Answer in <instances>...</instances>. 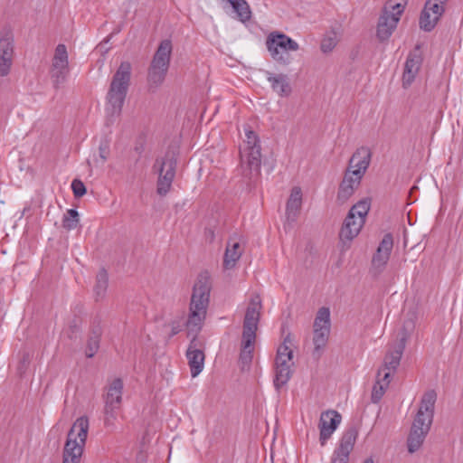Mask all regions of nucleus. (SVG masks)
I'll return each mask as SVG.
<instances>
[{"label": "nucleus", "instance_id": "obj_1", "mask_svg": "<svg viewBox=\"0 0 463 463\" xmlns=\"http://www.w3.org/2000/svg\"><path fill=\"white\" fill-rule=\"evenodd\" d=\"M211 292L210 277L206 272L199 274L193 288L190 302V312L186 321L188 336H192L186 357L191 370L192 377H196L203 369L204 353L203 344L197 339L203 323L206 317Z\"/></svg>", "mask_w": 463, "mask_h": 463}, {"label": "nucleus", "instance_id": "obj_2", "mask_svg": "<svg viewBox=\"0 0 463 463\" xmlns=\"http://www.w3.org/2000/svg\"><path fill=\"white\" fill-rule=\"evenodd\" d=\"M261 308L260 297L257 294L252 295L246 308L243 320L241 348L239 358L241 370L243 371L250 368L253 358L256 332L258 330Z\"/></svg>", "mask_w": 463, "mask_h": 463}, {"label": "nucleus", "instance_id": "obj_3", "mask_svg": "<svg viewBox=\"0 0 463 463\" xmlns=\"http://www.w3.org/2000/svg\"><path fill=\"white\" fill-rule=\"evenodd\" d=\"M246 138L240 148L241 166L243 175L250 181L256 180L260 174L261 147L259 136L245 128Z\"/></svg>", "mask_w": 463, "mask_h": 463}, {"label": "nucleus", "instance_id": "obj_4", "mask_svg": "<svg viewBox=\"0 0 463 463\" xmlns=\"http://www.w3.org/2000/svg\"><path fill=\"white\" fill-rule=\"evenodd\" d=\"M132 66L129 61H122L112 76L107 94L112 114L119 115L124 105L131 80Z\"/></svg>", "mask_w": 463, "mask_h": 463}, {"label": "nucleus", "instance_id": "obj_5", "mask_svg": "<svg viewBox=\"0 0 463 463\" xmlns=\"http://www.w3.org/2000/svg\"><path fill=\"white\" fill-rule=\"evenodd\" d=\"M89 430V420L82 416L71 428L63 450L62 463H80Z\"/></svg>", "mask_w": 463, "mask_h": 463}, {"label": "nucleus", "instance_id": "obj_6", "mask_svg": "<svg viewBox=\"0 0 463 463\" xmlns=\"http://www.w3.org/2000/svg\"><path fill=\"white\" fill-rule=\"evenodd\" d=\"M415 326L412 319H407L403 322L402 330L398 333L395 343L389 348L384 355L382 367L378 370V376L386 372H390V376L394 373L400 365L406 342L410 337Z\"/></svg>", "mask_w": 463, "mask_h": 463}, {"label": "nucleus", "instance_id": "obj_7", "mask_svg": "<svg viewBox=\"0 0 463 463\" xmlns=\"http://www.w3.org/2000/svg\"><path fill=\"white\" fill-rule=\"evenodd\" d=\"M172 49V43L167 39L163 40L157 47L147 73L150 90L157 89L164 82L170 64Z\"/></svg>", "mask_w": 463, "mask_h": 463}, {"label": "nucleus", "instance_id": "obj_8", "mask_svg": "<svg viewBox=\"0 0 463 463\" xmlns=\"http://www.w3.org/2000/svg\"><path fill=\"white\" fill-rule=\"evenodd\" d=\"M178 152L175 149H168L165 156L157 158L154 169L158 173L156 193L165 196L171 189L175 176Z\"/></svg>", "mask_w": 463, "mask_h": 463}, {"label": "nucleus", "instance_id": "obj_9", "mask_svg": "<svg viewBox=\"0 0 463 463\" xmlns=\"http://www.w3.org/2000/svg\"><path fill=\"white\" fill-rule=\"evenodd\" d=\"M267 49L271 58L277 62L287 65L292 58L289 51H298L299 49L298 43L280 32L270 33L266 40Z\"/></svg>", "mask_w": 463, "mask_h": 463}, {"label": "nucleus", "instance_id": "obj_10", "mask_svg": "<svg viewBox=\"0 0 463 463\" xmlns=\"http://www.w3.org/2000/svg\"><path fill=\"white\" fill-rule=\"evenodd\" d=\"M407 0H388L379 18L377 37L380 41L387 40L396 28Z\"/></svg>", "mask_w": 463, "mask_h": 463}, {"label": "nucleus", "instance_id": "obj_11", "mask_svg": "<svg viewBox=\"0 0 463 463\" xmlns=\"http://www.w3.org/2000/svg\"><path fill=\"white\" fill-rule=\"evenodd\" d=\"M292 340L288 335L278 348L275 359V378L274 386L279 390L281 386L286 384L291 376V366L293 365V350L291 349Z\"/></svg>", "mask_w": 463, "mask_h": 463}, {"label": "nucleus", "instance_id": "obj_12", "mask_svg": "<svg viewBox=\"0 0 463 463\" xmlns=\"http://www.w3.org/2000/svg\"><path fill=\"white\" fill-rule=\"evenodd\" d=\"M68 72L69 61L67 48L64 44H58L55 49L51 69V77L55 88H59L61 84L64 83Z\"/></svg>", "mask_w": 463, "mask_h": 463}, {"label": "nucleus", "instance_id": "obj_13", "mask_svg": "<svg viewBox=\"0 0 463 463\" xmlns=\"http://www.w3.org/2000/svg\"><path fill=\"white\" fill-rule=\"evenodd\" d=\"M357 436L358 430L355 427L348 428L344 432L338 447L334 450L330 463H348Z\"/></svg>", "mask_w": 463, "mask_h": 463}, {"label": "nucleus", "instance_id": "obj_14", "mask_svg": "<svg viewBox=\"0 0 463 463\" xmlns=\"http://www.w3.org/2000/svg\"><path fill=\"white\" fill-rule=\"evenodd\" d=\"M342 416L336 411H326L322 412L319 419V441L324 446L341 423Z\"/></svg>", "mask_w": 463, "mask_h": 463}, {"label": "nucleus", "instance_id": "obj_15", "mask_svg": "<svg viewBox=\"0 0 463 463\" xmlns=\"http://www.w3.org/2000/svg\"><path fill=\"white\" fill-rule=\"evenodd\" d=\"M393 247V239L391 233H386L381 241L372 260V269L375 274L381 273L389 259Z\"/></svg>", "mask_w": 463, "mask_h": 463}, {"label": "nucleus", "instance_id": "obj_16", "mask_svg": "<svg viewBox=\"0 0 463 463\" xmlns=\"http://www.w3.org/2000/svg\"><path fill=\"white\" fill-rule=\"evenodd\" d=\"M14 57V37L11 33H5L0 37V76L10 72Z\"/></svg>", "mask_w": 463, "mask_h": 463}, {"label": "nucleus", "instance_id": "obj_17", "mask_svg": "<svg viewBox=\"0 0 463 463\" xmlns=\"http://www.w3.org/2000/svg\"><path fill=\"white\" fill-rule=\"evenodd\" d=\"M371 158V150L366 146H361L351 156L346 170L351 171L352 175L363 178L370 165Z\"/></svg>", "mask_w": 463, "mask_h": 463}, {"label": "nucleus", "instance_id": "obj_18", "mask_svg": "<svg viewBox=\"0 0 463 463\" xmlns=\"http://www.w3.org/2000/svg\"><path fill=\"white\" fill-rule=\"evenodd\" d=\"M430 426L431 424L420 421L419 420H413L407 440L408 451L410 453L416 452L421 447L425 437L430 431Z\"/></svg>", "mask_w": 463, "mask_h": 463}, {"label": "nucleus", "instance_id": "obj_19", "mask_svg": "<svg viewBox=\"0 0 463 463\" xmlns=\"http://www.w3.org/2000/svg\"><path fill=\"white\" fill-rule=\"evenodd\" d=\"M362 177L352 175L351 171L345 170L342 182L339 184L336 199L340 203H345L359 187Z\"/></svg>", "mask_w": 463, "mask_h": 463}, {"label": "nucleus", "instance_id": "obj_20", "mask_svg": "<svg viewBox=\"0 0 463 463\" xmlns=\"http://www.w3.org/2000/svg\"><path fill=\"white\" fill-rule=\"evenodd\" d=\"M421 62L422 58L419 53V46H417L412 52H410L404 65L402 74V85L404 88H408L413 82L420 71Z\"/></svg>", "mask_w": 463, "mask_h": 463}, {"label": "nucleus", "instance_id": "obj_21", "mask_svg": "<svg viewBox=\"0 0 463 463\" xmlns=\"http://www.w3.org/2000/svg\"><path fill=\"white\" fill-rule=\"evenodd\" d=\"M302 206V191L298 186L291 189L290 195L286 205V225L290 226L294 223L300 213Z\"/></svg>", "mask_w": 463, "mask_h": 463}, {"label": "nucleus", "instance_id": "obj_22", "mask_svg": "<svg viewBox=\"0 0 463 463\" xmlns=\"http://www.w3.org/2000/svg\"><path fill=\"white\" fill-rule=\"evenodd\" d=\"M436 399L437 393L435 391L430 390L425 392L421 398L420 406L414 420H419L420 421L431 424L433 420Z\"/></svg>", "mask_w": 463, "mask_h": 463}, {"label": "nucleus", "instance_id": "obj_23", "mask_svg": "<svg viewBox=\"0 0 463 463\" xmlns=\"http://www.w3.org/2000/svg\"><path fill=\"white\" fill-rule=\"evenodd\" d=\"M364 222L362 219L347 214L339 233L341 241H351L359 234Z\"/></svg>", "mask_w": 463, "mask_h": 463}, {"label": "nucleus", "instance_id": "obj_24", "mask_svg": "<svg viewBox=\"0 0 463 463\" xmlns=\"http://www.w3.org/2000/svg\"><path fill=\"white\" fill-rule=\"evenodd\" d=\"M243 249L240 242L234 238H231L226 245L223 256V268L225 269H232L236 266L237 261L241 259Z\"/></svg>", "mask_w": 463, "mask_h": 463}, {"label": "nucleus", "instance_id": "obj_25", "mask_svg": "<svg viewBox=\"0 0 463 463\" xmlns=\"http://www.w3.org/2000/svg\"><path fill=\"white\" fill-rule=\"evenodd\" d=\"M102 327L100 321L95 318L91 324L90 331L88 336L85 354L88 358L93 357L99 348Z\"/></svg>", "mask_w": 463, "mask_h": 463}, {"label": "nucleus", "instance_id": "obj_26", "mask_svg": "<svg viewBox=\"0 0 463 463\" xmlns=\"http://www.w3.org/2000/svg\"><path fill=\"white\" fill-rule=\"evenodd\" d=\"M267 74L268 80L273 91L280 97H288L290 95L291 87L287 75L282 73L274 75L270 72H267Z\"/></svg>", "mask_w": 463, "mask_h": 463}, {"label": "nucleus", "instance_id": "obj_27", "mask_svg": "<svg viewBox=\"0 0 463 463\" xmlns=\"http://www.w3.org/2000/svg\"><path fill=\"white\" fill-rule=\"evenodd\" d=\"M123 382L120 378L114 379L108 387L105 405L119 407L122 402Z\"/></svg>", "mask_w": 463, "mask_h": 463}, {"label": "nucleus", "instance_id": "obj_28", "mask_svg": "<svg viewBox=\"0 0 463 463\" xmlns=\"http://www.w3.org/2000/svg\"><path fill=\"white\" fill-rule=\"evenodd\" d=\"M390 383H391L390 372L384 373L383 374V376L377 375V380L373 387L372 396H371L372 402L373 403H377L382 399V397L383 396Z\"/></svg>", "mask_w": 463, "mask_h": 463}, {"label": "nucleus", "instance_id": "obj_29", "mask_svg": "<svg viewBox=\"0 0 463 463\" xmlns=\"http://www.w3.org/2000/svg\"><path fill=\"white\" fill-rule=\"evenodd\" d=\"M330 330H321V331H314L313 335V356L317 359L320 358L322 354L324 353L326 346L327 345L329 339Z\"/></svg>", "mask_w": 463, "mask_h": 463}, {"label": "nucleus", "instance_id": "obj_30", "mask_svg": "<svg viewBox=\"0 0 463 463\" xmlns=\"http://www.w3.org/2000/svg\"><path fill=\"white\" fill-rule=\"evenodd\" d=\"M314 331L330 330V310L328 307H321L318 309L315 321H314Z\"/></svg>", "mask_w": 463, "mask_h": 463}, {"label": "nucleus", "instance_id": "obj_31", "mask_svg": "<svg viewBox=\"0 0 463 463\" xmlns=\"http://www.w3.org/2000/svg\"><path fill=\"white\" fill-rule=\"evenodd\" d=\"M109 284V276L104 269H101L96 276V284L94 287V293L97 299L103 298L107 292Z\"/></svg>", "mask_w": 463, "mask_h": 463}, {"label": "nucleus", "instance_id": "obj_32", "mask_svg": "<svg viewBox=\"0 0 463 463\" xmlns=\"http://www.w3.org/2000/svg\"><path fill=\"white\" fill-rule=\"evenodd\" d=\"M370 199L365 198L360 200L358 203H356L354 205L351 207V209L348 212V214H352L353 216L357 217V219H362L364 222H365V218L370 210Z\"/></svg>", "mask_w": 463, "mask_h": 463}, {"label": "nucleus", "instance_id": "obj_33", "mask_svg": "<svg viewBox=\"0 0 463 463\" xmlns=\"http://www.w3.org/2000/svg\"><path fill=\"white\" fill-rule=\"evenodd\" d=\"M439 18H435L431 12L423 8L420 16V28L425 32H430L438 24Z\"/></svg>", "mask_w": 463, "mask_h": 463}, {"label": "nucleus", "instance_id": "obj_34", "mask_svg": "<svg viewBox=\"0 0 463 463\" xmlns=\"http://www.w3.org/2000/svg\"><path fill=\"white\" fill-rule=\"evenodd\" d=\"M449 0H427L424 9L431 12L435 18H440L445 13V5Z\"/></svg>", "mask_w": 463, "mask_h": 463}, {"label": "nucleus", "instance_id": "obj_35", "mask_svg": "<svg viewBox=\"0 0 463 463\" xmlns=\"http://www.w3.org/2000/svg\"><path fill=\"white\" fill-rule=\"evenodd\" d=\"M232 8L236 12L239 19L245 23L249 21L251 17V11L250 5L246 2V0H238L233 5Z\"/></svg>", "mask_w": 463, "mask_h": 463}, {"label": "nucleus", "instance_id": "obj_36", "mask_svg": "<svg viewBox=\"0 0 463 463\" xmlns=\"http://www.w3.org/2000/svg\"><path fill=\"white\" fill-rule=\"evenodd\" d=\"M79 223V213L75 209L67 210L62 218V227L65 230H73Z\"/></svg>", "mask_w": 463, "mask_h": 463}, {"label": "nucleus", "instance_id": "obj_37", "mask_svg": "<svg viewBox=\"0 0 463 463\" xmlns=\"http://www.w3.org/2000/svg\"><path fill=\"white\" fill-rule=\"evenodd\" d=\"M337 42L336 33L335 32L328 33L321 42V51L323 52H331L336 46Z\"/></svg>", "mask_w": 463, "mask_h": 463}, {"label": "nucleus", "instance_id": "obj_38", "mask_svg": "<svg viewBox=\"0 0 463 463\" xmlns=\"http://www.w3.org/2000/svg\"><path fill=\"white\" fill-rule=\"evenodd\" d=\"M118 408L119 407L105 405V407H104V414H105L104 422H105L106 426L113 425L114 420L117 418V410Z\"/></svg>", "mask_w": 463, "mask_h": 463}, {"label": "nucleus", "instance_id": "obj_39", "mask_svg": "<svg viewBox=\"0 0 463 463\" xmlns=\"http://www.w3.org/2000/svg\"><path fill=\"white\" fill-rule=\"evenodd\" d=\"M71 189L76 198L82 197L87 192L85 184L79 179L72 181Z\"/></svg>", "mask_w": 463, "mask_h": 463}, {"label": "nucleus", "instance_id": "obj_40", "mask_svg": "<svg viewBox=\"0 0 463 463\" xmlns=\"http://www.w3.org/2000/svg\"><path fill=\"white\" fill-rule=\"evenodd\" d=\"M29 364H30V354L28 353H25V354H24L23 358L21 359V361L18 364V367H17V371L20 375L24 374L26 372V370L29 366Z\"/></svg>", "mask_w": 463, "mask_h": 463}, {"label": "nucleus", "instance_id": "obj_41", "mask_svg": "<svg viewBox=\"0 0 463 463\" xmlns=\"http://www.w3.org/2000/svg\"><path fill=\"white\" fill-rule=\"evenodd\" d=\"M99 157L101 158L102 163H104L109 155V146L108 143L100 144V146L99 147Z\"/></svg>", "mask_w": 463, "mask_h": 463}, {"label": "nucleus", "instance_id": "obj_42", "mask_svg": "<svg viewBox=\"0 0 463 463\" xmlns=\"http://www.w3.org/2000/svg\"><path fill=\"white\" fill-rule=\"evenodd\" d=\"M69 330H70V333L68 335V336L70 338H73L74 337V334H77L79 331H80V326L77 323L76 320H74L71 325H70V327H69Z\"/></svg>", "mask_w": 463, "mask_h": 463}, {"label": "nucleus", "instance_id": "obj_43", "mask_svg": "<svg viewBox=\"0 0 463 463\" xmlns=\"http://www.w3.org/2000/svg\"><path fill=\"white\" fill-rule=\"evenodd\" d=\"M181 331V326L178 323L173 322L171 324V336L175 335Z\"/></svg>", "mask_w": 463, "mask_h": 463}, {"label": "nucleus", "instance_id": "obj_44", "mask_svg": "<svg viewBox=\"0 0 463 463\" xmlns=\"http://www.w3.org/2000/svg\"><path fill=\"white\" fill-rule=\"evenodd\" d=\"M363 463H374L372 458H366Z\"/></svg>", "mask_w": 463, "mask_h": 463}, {"label": "nucleus", "instance_id": "obj_45", "mask_svg": "<svg viewBox=\"0 0 463 463\" xmlns=\"http://www.w3.org/2000/svg\"><path fill=\"white\" fill-rule=\"evenodd\" d=\"M232 6L238 0H227Z\"/></svg>", "mask_w": 463, "mask_h": 463}]
</instances>
